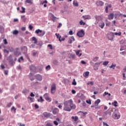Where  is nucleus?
<instances>
[{
	"label": "nucleus",
	"instance_id": "obj_51",
	"mask_svg": "<svg viewBox=\"0 0 126 126\" xmlns=\"http://www.w3.org/2000/svg\"><path fill=\"white\" fill-rule=\"evenodd\" d=\"M20 60L21 61H23V57L22 56H21L19 59H18V62L19 63H20Z\"/></svg>",
	"mask_w": 126,
	"mask_h": 126
},
{
	"label": "nucleus",
	"instance_id": "obj_3",
	"mask_svg": "<svg viewBox=\"0 0 126 126\" xmlns=\"http://www.w3.org/2000/svg\"><path fill=\"white\" fill-rule=\"evenodd\" d=\"M114 37H115V33L113 32H110L107 34V38L110 41H113L114 40Z\"/></svg>",
	"mask_w": 126,
	"mask_h": 126
},
{
	"label": "nucleus",
	"instance_id": "obj_9",
	"mask_svg": "<svg viewBox=\"0 0 126 126\" xmlns=\"http://www.w3.org/2000/svg\"><path fill=\"white\" fill-rule=\"evenodd\" d=\"M49 16L51 17L52 20L53 21V22H55V21H57V20L59 19V18H57V17L54 16V15L52 13L49 14Z\"/></svg>",
	"mask_w": 126,
	"mask_h": 126
},
{
	"label": "nucleus",
	"instance_id": "obj_37",
	"mask_svg": "<svg viewBox=\"0 0 126 126\" xmlns=\"http://www.w3.org/2000/svg\"><path fill=\"white\" fill-rule=\"evenodd\" d=\"M14 54L15 55V56L18 57V56H19V55H20V53H18V52H17V51H16L14 53Z\"/></svg>",
	"mask_w": 126,
	"mask_h": 126
},
{
	"label": "nucleus",
	"instance_id": "obj_53",
	"mask_svg": "<svg viewBox=\"0 0 126 126\" xmlns=\"http://www.w3.org/2000/svg\"><path fill=\"white\" fill-rule=\"evenodd\" d=\"M68 43L69 44H71L72 43V40L71 39L69 38L68 41Z\"/></svg>",
	"mask_w": 126,
	"mask_h": 126
},
{
	"label": "nucleus",
	"instance_id": "obj_34",
	"mask_svg": "<svg viewBox=\"0 0 126 126\" xmlns=\"http://www.w3.org/2000/svg\"><path fill=\"white\" fill-rule=\"evenodd\" d=\"M79 23H80V25H83V26H84L86 24V23H84L83 20H81L80 21Z\"/></svg>",
	"mask_w": 126,
	"mask_h": 126
},
{
	"label": "nucleus",
	"instance_id": "obj_54",
	"mask_svg": "<svg viewBox=\"0 0 126 126\" xmlns=\"http://www.w3.org/2000/svg\"><path fill=\"white\" fill-rule=\"evenodd\" d=\"M46 126H53V125L50 123H47L46 124Z\"/></svg>",
	"mask_w": 126,
	"mask_h": 126
},
{
	"label": "nucleus",
	"instance_id": "obj_1",
	"mask_svg": "<svg viewBox=\"0 0 126 126\" xmlns=\"http://www.w3.org/2000/svg\"><path fill=\"white\" fill-rule=\"evenodd\" d=\"M64 111H66L67 112H70L71 111V109H75L76 106L75 105L73 104V101L72 99H70L69 100L66 101L64 102Z\"/></svg>",
	"mask_w": 126,
	"mask_h": 126
},
{
	"label": "nucleus",
	"instance_id": "obj_19",
	"mask_svg": "<svg viewBox=\"0 0 126 126\" xmlns=\"http://www.w3.org/2000/svg\"><path fill=\"white\" fill-rule=\"evenodd\" d=\"M104 26H105V23L104 22H101L100 23V25H99V27H100L101 29H103Z\"/></svg>",
	"mask_w": 126,
	"mask_h": 126
},
{
	"label": "nucleus",
	"instance_id": "obj_38",
	"mask_svg": "<svg viewBox=\"0 0 126 126\" xmlns=\"http://www.w3.org/2000/svg\"><path fill=\"white\" fill-rule=\"evenodd\" d=\"M3 31H4L3 27L0 26V32L2 33Z\"/></svg>",
	"mask_w": 126,
	"mask_h": 126
},
{
	"label": "nucleus",
	"instance_id": "obj_58",
	"mask_svg": "<svg viewBox=\"0 0 126 126\" xmlns=\"http://www.w3.org/2000/svg\"><path fill=\"white\" fill-rule=\"evenodd\" d=\"M69 35H73V32H72V31H70L69 32Z\"/></svg>",
	"mask_w": 126,
	"mask_h": 126
},
{
	"label": "nucleus",
	"instance_id": "obj_62",
	"mask_svg": "<svg viewBox=\"0 0 126 126\" xmlns=\"http://www.w3.org/2000/svg\"><path fill=\"white\" fill-rule=\"evenodd\" d=\"M103 124L104 126H109V125H108V124H107L105 122H103Z\"/></svg>",
	"mask_w": 126,
	"mask_h": 126
},
{
	"label": "nucleus",
	"instance_id": "obj_45",
	"mask_svg": "<svg viewBox=\"0 0 126 126\" xmlns=\"http://www.w3.org/2000/svg\"><path fill=\"white\" fill-rule=\"evenodd\" d=\"M98 59H99V58H98V57H94L93 59V62H97V61H98Z\"/></svg>",
	"mask_w": 126,
	"mask_h": 126
},
{
	"label": "nucleus",
	"instance_id": "obj_10",
	"mask_svg": "<svg viewBox=\"0 0 126 126\" xmlns=\"http://www.w3.org/2000/svg\"><path fill=\"white\" fill-rule=\"evenodd\" d=\"M100 63H95L94 65V70H98V69L99 68V65H100Z\"/></svg>",
	"mask_w": 126,
	"mask_h": 126
},
{
	"label": "nucleus",
	"instance_id": "obj_44",
	"mask_svg": "<svg viewBox=\"0 0 126 126\" xmlns=\"http://www.w3.org/2000/svg\"><path fill=\"white\" fill-rule=\"evenodd\" d=\"M28 76H29L30 79L31 80H32V72H31V73H30V74H29V75H28Z\"/></svg>",
	"mask_w": 126,
	"mask_h": 126
},
{
	"label": "nucleus",
	"instance_id": "obj_42",
	"mask_svg": "<svg viewBox=\"0 0 126 126\" xmlns=\"http://www.w3.org/2000/svg\"><path fill=\"white\" fill-rule=\"evenodd\" d=\"M72 85H76L77 83L75 81V79H74L72 83Z\"/></svg>",
	"mask_w": 126,
	"mask_h": 126
},
{
	"label": "nucleus",
	"instance_id": "obj_18",
	"mask_svg": "<svg viewBox=\"0 0 126 126\" xmlns=\"http://www.w3.org/2000/svg\"><path fill=\"white\" fill-rule=\"evenodd\" d=\"M58 112H59V109L57 108H55L53 111V114L56 115Z\"/></svg>",
	"mask_w": 126,
	"mask_h": 126
},
{
	"label": "nucleus",
	"instance_id": "obj_33",
	"mask_svg": "<svg viewBox=\"0 0 126 126\" xmlns=\"http://www.w3.org/2000/svg\"><path fill=\"white\" fill-rule=\"evenodd\" d=\"M70 58H71V59H75V54H70Z\"/></svg>",
	"mask_w": 126,
	"mask_h": 126
},
{
	"label": "nucleus",
	"instance_id": "obj_52",
	"mask_svg": "<svg viewBox=\"0 0 126 126\" xmlns=\"http://www.w3.org/2000/svg\"><path fill=\"white\" fill-rule=\"evenodd\" d=\"M32 70L34 72H36V67H35L34 66H32Z\"/></svg>",
	"mask_w": 126,
	"mask_h": 126
},
{
	"label": "nucleus",
	"instance_id": "obj_23",
	"mask_svg": "<svg viewBox=\"0 0 126 126\" xmlns=\"http://www.w3.org/2000/svg\"><path fill=\"white\" fill-rule=\"evenodd\" d=\"M83 75L85 77H87V76H89V72L87 71V72H85L84 73Z\"/></svg>",
	"mask_w": 126,
	"mask_h": 126
},
{
	"label": "nucleus",
	"instance_id": "obj_24",
	"mask_svg": "<svg viewBox=\"0 0 126 126\" xmlns=\"http://www.w3.org/2000/svg\"><path fill=\"white\" fill-rule=\"evenodd\" d=\"M100 102H101V100L99 99H97L95 102L94 104L95 105H97V106H98V105L99 104V103H100Z\"/></svg>",
	"mask_w": 126,
	"mask_h": 126
},
{
	"label": "nucleus",
	"instance_id": "obj_41",
	"mask_svg": "<svg viewBox=\"0 0 126 126\" xmlns=\"http://www.w3.org/2000/svg\"><path fill=\"white\" fill-rule=\"evenodd\" d=\"M11 111H14V113L16 112V108L14 106H12L11 108Z\"/></svg>",
	"mask_w": 126,
	"mask_h": 126
},
{
	"label": "nucleus",
	"instance_id": "obj_16",
	"mask_svg": "<svg viewBox=\"0 0 126 126\" xmlns=\"http://www.w3.org/2000/svg\"><path fill=\"white\" fill-rule=\"evenodd\" d=\"M32 41L33 44H37V43L38 42V39L37 38H36V37H32Z\"/></svg>",
	"mask_w": 126,
	"mask_h": 126
},
{
	"label": "nucleus",
	"instance_id": "obj_63",
	"mask_svg": "<svg viewBox=\"0 0 126 126\" xmlns=\"http://www.w3.org/2000/svg\"><path fill=\"white\" fill-rule=\"evenodd\" d=\"M21 30L22 31H25V30H26V28L25 27H22L21 28Z\"/></svg>",
	"mask_w": 126,
	"mask_h": 126
},
{
	"label": "nucleus",
	"instance_id": "obj_36",
	"mask_svg": "<svg viewBox=\"0 0 126 126\" xmlns=\"http://www.w3.org/2000/svg\"><path fill=\"white\" fill-rule=\"evenodd\" d=\"M93 84H94V82L93 81L89 82L87 83V85H93Z\"/></svg>",
	"mask_w": 126,
	"mask_h": 126
},
{
	"label": "nucleus",
	"instance_id": "obj_50",
	"mask_svg": "<svg viewBox=\"0 0 126 126\" xmlns=\"http://www.w3.org/2000/svg\"><path fill=\"white\" fill-rule=\"evenodd\" d=\"M11 105H12V103H11V102H10V103H8L7 104V107H8V108H10V107H11Z\"/></svg>",
	"mask_w": 126,
	"mask_h": 126
},
{
	"label": "nucleus",
	"instance_id": "obj_31",
	"mask_svg": "<svg viewBox=\"0 0 126 126\" xmlns=\"http://www.w3.org/2000/svg\"><path fill=\"white\" fill-rule=\"evenodd\" d=\"M22 11H20V12H21V13H25V8L22 7Z\"/></svg>",
	"mask_w": 126,
	"mask_h": 126
},
{
	"label": "nucleus",
	"instance_id": "obj_49",
	"mask_svg": "<svg viewBox=\"0 0 126 126\" xmlns=\"http://www.w3.org/2000/svg\"><path fill=\"white\" fill-rule=\"evenodd\" d=\"M4 73L5 75H7L8 74V70H4Z\"/></svg>",
	"mask_w": 126,
	"mask_h": 126
},
{
	"label": "nucleus",
	"instance_id": "obj_29",
	"mask_svg": "<svg viewBox=\"0 0 126 126\" xmlns=\"http://www.w3.org/2000/svg\"><path fill=\"white\" fill-rule=\"evenodd\" d=\"M116 64H112V65L109 67L110 68H113V69H115V67H116Z\"/></svg>",
	"mask_w": 126,
	"mask_h": 126
},
{
	"label": "nucleus",
	"instance_id": "obj_15",
	"mask_svg": "<svg viewBox=\"0 0 126 126\" xmlns=\"http://www.w3.org/2000/svg\"><path fill=\"white\" fill-rule=\"evenodd\" d=\"M71 120L73 122H77L78 121V117L77 116H72Z\"/></svg>",
	"mask_w": 126,
	"mask_h": 126
},
{
	"label": "nucleus",
	"instance_id": "obj_6",
	"mask_svg": "<svg viewBox=\"0 0 126 126\" xmlns=\"http://www.w3.org/2000/svg\"><path fill=\"white\" fill-rule=\"evenodd\" d=\"M95 25H97V24H99V21H100V20H102V17H101V16H95Z\"/></svg>",
	"mask_w": 126,
	"mask_h": 126
},
{
	"label": "nucleus",
	"instance_id": "obj_40",
	"mask_svg": "<svg viewBox=\"0 0 126 126\" xmlns=\"http://www.w3.org/2000/svg\"><path fill=\"white\" fill-rule=\"evenodd\" d=\"M42 45H43V42H42V41H39L38 42V46H39V47L41 48Z\"/></svg>",
	"mask_w": 126,
	"mask_h": 126
},
{
	"label": "nucleus",
	"instance_id": "obj_13",
	"mask_svg": "<svg viewBox=\"0 0 126 126\" xmlns=\"http://www.w3.org/2000/svg\"><path fill=\"white\" fill-rule=\"evenodd\" d=\"M96 3L98 6H102V5H104V2L101 0L97 1Z\"/></svg>",
	"mask_w": 126,
	"mask_h": 126
},
{
	"label": "nucleus",
	"instance_id": "obj_25",
	"mask_svg": "<svg viewBox=\"0 0 126 126\" xmlns=\"http://www.w3.org/2000/svg\"><path fill=\"white\" fill-rule=\"evenodd\" d=\"M13 35H17L18 34V31L14 30L12 32Z\"/></svg>",
	"mask_w": 126,
	"mask_h": 126
},
{
	"label": "nucleus",
	"instance_id": "obj_22",
	"mask_svg": "<svg viewBox=\"0 0 126 126\" xmlns=\"http://www.w3.org/2000/svg\"><path fill=\"white\" fill-rule=\"evenodd\" d=\"M56 37H57L58 39H59V41H61V38H62V36L60 35L59 33H56L55 34Z\"/></svg>",
	"mask_w": 126,
	"mask_h": 126
},
{
	"label": "nucleus",
	"instance_id": "obj_11",
	"mask_svg": "<svg viewBox=\"0 0 126 126\" xmlns=\"http://www.w3.org/2000/svg\"><path fill=\"white\" fill-rule=\"evenodd\" d=\"M21 51L24 54H26V53H27V47L24 46L22 47Z\"/></svg>",
	"mask_w": 126,
	"mask_h": 126
},
{
	"label": "nucleus",
	"instance_id": "obj_14",
	"mask_svg": "<svg viewBox=\"0 0 126 126\" xmlns=\"http://www.w3.org/2000/svg\"><path fill=\"white\" fill-rule=\"evenodd\" d=\"M82 17L84 19V20L91 19V16H90V15H83L82 16Z\"/></svg>",
	"mask_w": 126,
	"mask_h": 126
},
{
	"label": "nucleus",
	"instance_id": "obj_39",
	"mask_svg": "<svg viewBox=\"0 0 126 126\" xmlns=\"http://www.w3.org/2000/svg\"><path fill=\"white\" fill-rule=\"evenodd\" d=\"M46 69H47V70H50L51 69V66L50 65H48L46 67Z\"/></svg>",
	"mask_w": 126,
	"mask_h": 126
},
{
	"label": "nucleus",
	"instance_id": "obj_27",
	"mask_svg": "<svg viewBox=\"0 0 126 126\" xmlns=\"http://www.w3.org/2000/svg\"><path fill=\"white\" fill-rule=\"evenodd\" d=\"M114 117H115V119H117V120H119V119H120V118H121V116L118 115V114H115L114 115Z\"/></svg>",
	"mask_w": 126,
	"mask_h": 126
},
{
	"label": "nucleus",
	"instance_id": "obj_21",
	"mask_svg": "<svg viewBox=\"0 0 126 126\" xmlns=\"http://www.w3.org/2000/svg\"><path fill=\"white\" fill-rule=\"evenodd\" d=\"M74 52H75V54H76V56H78L79 55V53H81V52H82V51H81V50H79L78 51L74 50Z\"/></svg>",
	"mask_w": 126,
	"mask_h": 126
},
{
	"label": "nucleus",
	"instance_id": "obj_2",
	"mask_svg": "<svg viewBox=\"0 0 126 126\" xmlns=\"http://www.w3.org/2000/svg\"><path fill=\"white\" fill-rule=\"evenodd\" d=\"M35 34H37L38 36H39L40 37H43V35H45V32L42 31V30H40V29H38L35 31Z\"/></svg>",
	"mask_w": 126,
	"mask_h": 126
},
{
	"label": "nucleus",
	"instance_id": "obj_46",
	"mask_svg": "<svg viewBox=\"0 0 126 126\" xmlns=\"http://www.w3.org/2000/svg\"><path fill=\"white\" fill-rule=\"evenodd\" d=\"M86 103H87L88 104H89V105H91V100H90V99L87 100Z\"/></svg>",
	"mask_w": 126,
	"mask_h": 126
},
{
	"label": "nucleus",
	"instance_id": "obj_57",
	"mask_svg": "<svg viewBox=\"0 0 126 126\" xmlns=\"http://www.w3.org/2000/svg\"><path fill=\"white\" fill-rule=\"evenodd\" d=\"M4 53H6L7 54H9V51H8V50H7L6 49H4L3 51Z\"/></svg>",
	"mask_w": 126,
	"mask_h": 126
},
{
	"label": "nucleus",
	"instance_id": "obj_55",
	"mask_svg": "<svg viewBox=\"0 0 126 126\" xmlns=\"http://www.w3.org/2000/svg\"><path fill=\"white\" fill-rule=\"evenodd\" d=\"M62 25H63L62 24V23H60L59 24V25H58V27H57V28H61V27H62Z\"/></svg>",
	"mask_w": 126,
	"mask_h": 126
},
{
	"label": "nucleus",
	"instance_id": "obj_7",
	"mask_svg": "<svg viewBox=\"0 0 126 126\" xmlns=\"http://www.w3.org/2000/svg\"><path fill=\"white\" fill-rule=\"evenodd\" d=\"M35 79H37L38 81H42L43 80V77L39 74L35 75Z\"/></svg>",
	"mask_w": 126,
	"mask_h": 126
},
{
	"label": "nucleus",
	"instance_id": "obj_4",
	"mask_svg": "<svg viewBox=\"0 0 126 126\" xmlns=\"http://www.w3.org/2000/svg\"><path fill=\"white\" fill-rule=\"evenodd\" d=\"M85 35V32H84V31L83 30H81V31H79L77 33V36H78L79 38H82Z\"/></svg>",
	"mask_w": 126,
	"mask_h": 126
},
{
	"label": "nucleus",
	"instance_id": "obj_8",
	"mask_svg": "<svg viewBox=\"0 0 126 126\" xmlns=\"http://www.w3.org/2000/svg\"><path fill=\"white\" fill-rule=\"evenodd\" d=\"M43 97L48 102H51L52 101V99L49 97V94H44Z\"/></svg>",
	"mask_w": 126,
	"mask_h": 126
},
{
	"label": "nucleus",
	"instance_id": "obj_17",
	"mask_svg": "<svg viewBox=\"0 0 126 126\" xmlns=\"http://www.w3.org/2000/svg\"><path fill=\"white\" fill-rule=\"evenodd\" d=\"M22 93H23V94H25V95H27V94L29 93V90L25 89L22 91Z\"/></svg>",
	"mask_w": 126,
	"mask_h": 126
},
{
	"label": "nucleus",
	"instance_id": "obj_32",
	"mask_svg": "<svg viewBox=\"0 0 126 126\" xmlns=\"http://www.w3.org/2000/svg\"><path fill=\"white\" fill-rule=\"evenodd\" d=\"M117 104H118V101H115L113 103H112V104L114 106V107H118Z\"/></svg>",
	"mask_w": 126,
	"mask_h": 126
},
{
	"label": "nucleus",
	"instance_id": "obj_43",
	"mask_svg": "<svg viewBox=\"0 0 126 126\" xmlns=\"http://www.w3.org/2000/svg\"><path fill=\"white\" fill-rule=\"evenodd\" d=\"M47 47H48V48H50V50H53V46L52 45V44H48L47 45Z\"/></svg>",
	"mask_w": 126,
	"mask_h": 126
},
{
	"label": "nucleus",
	"instance_id": "obj_28",
	"mask_svg": "<svg viewBox=\"0 0 126 126\" xmlns=\"http://www.w3.org/2000/svg\"><path fill=\"white\" fill-rule=\"evenodd\" d=\"M73 4L74 6H78V3H77V1H74Z\"/></svg>",
	"mask_w": 126,
	"mask_h": 126
},
{
	"label": "nucleus",
	"instance_id": "obj_61",
	"mask_svg": "<svg viewBox=\"0 0 126 126\" xmlns=\"http://www.w3.org/2000/svg\"><path fill=\"white\" fill-rule=\"evenodd\" d=\"M54 125H55V126H58V125H59V123H58V122L56 121H54Z\"/></svg>",
	"mask_w": 126,
	"mask_h": 126
},
{
	"label": "nucleus",
	"instance_id": "obj_26",
	"mask_svg": "<svg viewBox=\"0 0 126 126\" xmlns=\"http://www.w3.org/2000/svg\"><path fill=\"white\" fill-rule=\"evenodd\" d=\"M38 102H44V99H43L42 96H40V99H37Z\"/></svg>",
	"mask_w": 126,
	"mask_h": 126
},
{
	"label": "nucleus",
	"instance_id": "obj_35",
	"mask_svg": "<svg viewBox=\"0 0 126 126\" xmlns=\"http://www.w3.org/2000/svg\"><path fill=\"white\" fill-rule=\"evenodd\" d=\"M114 35H116V36L118 35V36H121L122 35V32H115L114 33Z\"/></svg>",
	"mask_w": 126,
	"mask_h": 126
},
{
	"label": "nucleus",
	"instance_id": "obj_59",
	"mask_svg": "<svg viewBox=\"0 0 126 126\" xmlns=\"http://www.w3.org/2000/svg\"><path fill=\"white\" fill-rule=\"evenodd\" d=\"M70 39H71L72 41H75V39H74V37L73 36H71Z\"/></svg>",
	"mask_w": 126,
	"mask_h": 126
},
{
	"label": "nucleus",
	"instance_id": "obj_56",
	"mask_svg": "<svg viewBox=\"0 0 126 126\" xmlns=\"http://www.w3.org/2000/svg\"><path fill=\"white\" fill-rule=\"evenodd\" d=\"M3 42H4V45H6V44H7V40H6V39H4Z\"/></svg>",
	"mask_w": 126,
	"mask_h": 126
},
{
	"label": "nucleus",
	"instance_id": "obj_30",
	"mask_svg": "<svg viewBox=\"0 0 126 126\" xmlns=\"http://www.w3.org/2000/svg\"><path fill=\"white\" fill-rule=\"evenodd\" d=\"M26 3H29L30 4H32V1L31 0H26L25 1Z\"/></svg>",
	"mask_w": 126,
	"mask_h": 126
},
{
	"label": "nucleus",
	"instance_id": "obj_47",
	"mask_svg": "<svg viewBox=\"0 0 126 126\" xmlns=\"http://www.w3.org/2000/svg\"><path fill=\"white\" fill-rule=\"evenodd\" d=\"M108 63H109V62L105 61V62H103V65H107L108 64Z\"/></svg>",
	"mask_w": 126,
	"mask_h": 126
},
{
	"label": "nucleus",
	"instance_id": "obj_48",
	"mask_svg": "<svg viewBox=\"0 0 126 126\" xmlns=\"http://www.w3.org/2000/svg\"><path fill=\"white\" fill-rule=\"evenodd\" d=\"M123 80H126V73H123Z\"/></svg>",
	"mask_w": 126,
	"mask_h": 126
},
{
	"label": "nucleus",
	"instance_id": "obj_5",
	"mask_svg": "<svg viewBox=\"0 0 126 126\" xmlns=\"http://www.w3.org/2000/svg\"><path fill=\"white\" fill-rule=\"evenodd\" d=\"M56 84H52L51 88V92L52 94H54V93L56 92Z\"/></svg>",
	"mask_w": 126,
	"mask_h": 126
},
{
	"label": "nucleus",
	"instance_id": "obj_20",
	"mask_svg": "<svg viewBox=\"0 0 126 126\" xmlns=\"http://www.w3.org/2000/svg\"><path fill=\"white\" fill-rule=\"evenodd\" d=\"M114 18V14L113 13H111L108 16V19H113Z\"/></svg>",
	"mask_w": 126,
	"mask_h": 126
},
{
	"label": "nucleus",
	"instance_id": "obj_60",
	"mask_svg": "<svg viewBox=\"0 0 126 126\" xmlns=\"http://www.w3.org/2000/svg\"><path fill=\"white\" fill-rule=\"evenodd\" d=\"M82 105L83 106V107H86V103L84 101V102L82 103Z\"/></svg>",
	"mask_w": 126,
	"mask_h": 126
},
{
	"label": "nucleus",
	"instance_id": "obj_12",
	"mask_svg": "<svg viewBox=\"0 0 126 126\" xmlns=\"http://www.w3.org/2000/svg\"><path fill=\"white\" fill-rule=\"evenodd\" d=\"M44 118H50V116L52 115V114H51V113H47V112H44L43 114Z\"/></svg>",
	"mask_w": 126,
	"mask_h": 126
},
{
	"label": "nucleus",
	"instance_id": "obj_64",
	"mask_svg": "<svg viewBox=\"0 0 126 126\" xmlns=\"http://www.w3.org/2000/svg\"><path fill=\"white\" fill-rule=\"evenodd\" d=\"M82 114L83 117H84L87 114V112H82Z\"/></svg>",
	"mask_w": 126,
	"mask_h": 126
}]
</instances>
